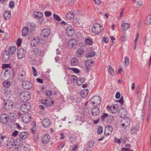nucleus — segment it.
Instances as JSON below:
<instances>
[{"instance_id": "e2e57ef3", "label": "nucleus", "mask_w": 151, "mask_h": 151, "mask_svg": "<svg viewBox=\"0 0 151 151\" xmlns=\"http://www.w3.org/2000/svg\"><path fill=\"white\" fill-rule=\"evenodd\" d=\"M109 116L108 114L107 113H105L103 114L101 116V119L103 120L104 119L108 117Z\"/></svg>"}, {"instance_id": "8fccbe9b", "label": "nucleus", "mask_w": 151, "mask_h": 151, "mask_svg": "<svg viewBox=\"0 0 151 151\" xmlns=\"http://www.w3.org/2000/svg\"><path fill=\"white\" fill-rule=\"evenodd\" d=\"M85 42L87 44L91 45L93 43L92 40L91 39L87 38L85 40Z\"/></svg>"}, {"instance_id": "bf43d9fd", "label": "nucleus", "mask_w": 151, "mask_h": 151, "mask_svg": "<svg viewBox=\"0 0 151 151\" xmlns=\"http://www.w3.org/2000/svg\"><path fill=\"white\" fill-rule=\"evenodd\" d=\"M19 79L20 80L22 81L23 82L24 81H25V77L23 74H21L20 75L19 77Z\"/></svg>"}, {"instance_id": "7ed1b4c3", "label": "nucleus", "mask_w": 151, "mask_h": 151, "mask_svg": "<svg viewBox=\"0 0 151 151\" xmlns=\"http://www.w3.org/2000/svg\"><path fill=\"white\" fill-rule=\"evenodd\" d=\"M75 33L74 29L71 26L68 27L65 30V33L66 35L69 37H73Z\"/></svg>"}, {"instance_id": "e433bc0d", "label": "nucleus", "mask_w": 151, "mask_h": 151, "mask_svg": "<svg viewBox=\"0 0 151 151\" xmlns=\"http://www.w3.org/2000/svg\"><path fill=\"white\" fill-rule=\"evenodd\" d=\"M54 102L53 101H51L50 100V101L47 100H45V103H44L45 106L46 107L48 106H51L53 104Z\"/></svg>"}, {"instance_id": "72a5a7b5", "label": "nucleus", "mask_w": 151, "mask_h": 151, "mask_svg": "<svg viewBox=\"0 0 151 151\" xmlns=\"http://www.w3.org/2000/svg\"><path fill=\"white\" fill-rule=\"evenodd\" d=\"M11 16V12L9 11L5 12L4 14V18L6 20L9 19Z\"/></svg>"}, {"instance_id": "3c124183", "label": "nucleus", "mask_w": 151, "mask_h": 151, "mask_svg": "<svg viewBox=\"0 0 151 151\" xmlns=\"http://www.w3.org/2000/svg\"><path fill=\"white\" fill-rule=\"evenodd\" d=\"M137 130V127H132L131 129V133L132 134H134L136 133Z\"/></svg>"}, {"instance_id": "de8ad7c7", "label": "nucleus", "mask_w": 151, "mask_h": 151, "mask_svg": "<svg viewBox=\"0 0 151 151\" xmlns=\"http://www.w3.org/2000/svg\"><path fill=\"white\" fill-rule=\"evenodd\" d=\"M4 74L7 76V78H9L11 77V74L10 73V71L9 70H6L4 72Z\"/></svg>"}, {"instance_id": "4d7b16f0", "label": "nucleus", "mask_w": 151, "mask_h": 151, "mask_svg": "<svg viewBox=\"0 0 151 151\" xmlns=\"http://www.w3.org/2000/svg\"><path fill=\"white\" fill-rule=\"evenodd\" d=\"M22 93V91H21V90H20L18 89H16L14 91V93L15 95H18V94H20Z\"/></svg>"}, {"instance_id": "052dcab7", "label": "nucleus", "mask_w": 151, "mask_h": 151, "mask_svg": "<svg viewBox=\"0 0 151 151\" xmlns=\"http://www.w3.org/2000/svg\"><path fill=\"white\" fill-rule=\"evenodd\" d=\"M69 69L71 70L74 72L76 73H78L79 72V70L76 68H69Z\"/></svg>"}, {"instance_id": "412c9836", "label": "nucleus", "mask_w": 151, "mask_h": 151, "mask_svg": "<svg viewBox=\"0 0 151 151\" xmlns=\"http://www.w3.org/2000/svg\"><path fill=\"white\" fill-rule=\"evenodd\" d=\"M16 50V48L15 47L11 46L9 47L8 49V50H5L7 53L10 56L12 55L15 52Z\"/></svg>"}, {"instance_id": "f8f14e48", "label": "nucleus", "mask_w": 151, "mask_h": 151, "mask_svg": "<svg viewBox=\"0 0 151 151\" xmlns=\"http://www.w3.org/2000/svg\"><path fill=\"white\" fill-rule=\"evenodd\" d=\"M9 116L6 114H2L0 116V121L3 124H6L9 120Z\"/></svg>"}, {"instance_id": "79ce46f5", "label": "nucleus", "mask_w": 151, "mask_h": 151, "mask_svg": "<svg viewBox=\"0 0 151 151\" xmlns=\"http://www.w3.org/2000/svg\"><path fill=\"white\" fill-rule=\"evenodd\" d=\"M146 23L147 25L151 24V14L148 15L146 18Z\"/></svg>"}, {"instance_id": "13d9d810", "label": "nucleus", "mask_w": 151, "mask_h": 151, "mask_svg": "<svg viewBox=\"0 0 151 151\" xmlns=\"http://www.w3.org/2000/svg\"><path fill=\"white\" fill-rule=\"evenodd\" d=\"M65 145V142H62L60 144L58 147V150H60L63 148Z\"/></svg>"}, {"instance_id": "473e14b6", "label": "nucleus", "mask_w": 151, "mask_h": 151, "mask_svg": "<svg viewBox=\"0 0 151 151\" xmlns=\"http://www.w3.org/2000/svg\"><path fill=\"white\" fill-rule=\"evenodd\" d=\"M88 93V91L87 89H85L82 90L81 92V95L83 98H85L86 96Z\"/></svg>"}, {"instance_id": "09e8293b", "label": "nucleus", "mask_w": 151, "mask_h": 151, "mask_svg": "<svg viewBox=\"0 0 151 151\" xmlns=\"http://www.w3.org/2000/svg\"><path fill=\"white\" fill-rule=\"evenodd\" d=\"M77 77L73 75H72L71 77L70 80L71 82L73 83H75V81L77 79Z\"/></svg>"}, {"instance_id": "58836bf2", "label": "nucleus", "mask_w": 151, "mask_h": 151, "mask_svg": "<svg viewBox=\"0 0 151 151\" xmlns=\"http://www.w3.org/2000/svg\"><path fill=\"white\" fill-rule=\"evenodd\" d=\"M95 55V52H94L92 51L87 53L86 55V57L87 58H89L94 57Z\"/></svg>"}, {"instance_id": "f257e3e1", "label": "nucleus", "mask_w": 151, "mask_h": 151, "mask_svg": "<svg viewBox=\"0 0 151 151\" xmlns=\"http://www.w3.org/2000/svg\"><path fill=\"white\" fill-rule=\"evenodd\" d=\"M30 93L27 91L22 92L20 95V99L23 102H26L28 101L30 98Z\"/></svg>"}, {"instance_id": "c03bdc74", "label": "nucleus", "mask_w": 151, "mask_h": 151, "mask_svg": "<svg viewBox=\"0 0 151 151\" xmlns=\"http://www.w3.org/2000/svg\"><path fill=\"white\" fill-rule=\"evenodd\" d=\"M3 86L6 88H9L10 86V83L9 81H6L3 83Z\"/></svg>"}, {"instance_id": "0eeeda50", "label": "nucleus", "mask_w": 151, "mask_h": 151, "mask_svg": "<svg viewBox=\"0 0 151 151\" xmlns=\"http://www.w3.org/2000/svg\"><path fill=\"white\" fill-rule=\"evenodd\" d=\"M31 109L30 104L25 103L22 104L21 107V110L23 112H27L30 111Z\"/></svg>"}, {"instance_id": "ea45409f", "label": "nucleus", "mask_w": 151, "mask_h": 151, "mask_svg": "<svg viewBox=\"0 0 151 151\" xmlns=\"http://www.w3.org/2000/svg\"><path fill=\"white\" fill-rule=\"evenodd\" d=\"M107 68L110 74L112 76L113 75L114 71L112 67L110 65H108L107 66Z\"/></svg>"}, {"instance_id": "37998d69", "label": "nucleus", "mask_w": 151, "mask_h": 151, "mask_svg": "<svg viewBox=\"0 0 151 151\" xmlns=\"http://www.w3.org/2000/svg\"><path fill=\"white\" fill-rule=\"evenodd\" d=\"M95 142L93 140H90L87 144V146L90 148H92L94 145Z\"/></svg>"}, {"instance_id": "f704fd0d", "label": "nucleus", "mask_w": 151, "mask_h": 151, "mask_svg": "<svg viewBox=\"0 0 151 151\" xmlns=\"http://www.w3.org/2000/svg\"><path fill=\"white\" fill-rule=\"evenodd\" d=\"M70 63L72 66H75L78 63V60L76 58H73L70 60Z\"/></svg>"}, {"instance_id": "aec40b11", "label": "nucleus", "mask_w": 151, "mask_h": 151, "mask_svg": "<svg viewBox=\"0 0 151 151\" xmlns=\"http://www.w3.org/2000/svg\"><path fill=\"white\" fill-rule=\"evenodd\" d=\"M84 54V50L82 49H78L76 52V57L81 58L83 56Z\"/></svg>"}, {"instance_id": "cd10ccee", "label": "nucleus", "mask_w": 151, "mask_h": 151, "mask_svg": "<svg viewBox=\"0 0 151 151\" xmlns=\"http://www.w3.org/2000/svg\"><path fill=\"white\" fill-rule=\"evenodd\" d=\"M3 91H4V96L7 98H9L12 96V92L10 90L8 91L7 89L6 88L4 89Z\"/></svg>"}, {"instance_id": "774afa93", "label": "nucleus", "mask_w": 151, "mask_h": 151, "mask_svg": "<svg viewBox=\"0 0 151 151\" xmlns=\"http://www.w3.org/2000/svg\"><path fill=\"white\" fill-rule=\"evenodd\" d=\"M126 33H124L121 38V41L122 42L124 41L126 39Z\"/></svg>"}, {"instance_id": "2f4dec72", "label": "nucleus", "mask_w": 151, "mask_h": 151, "mask_svg": "<svg viewBox=\"0 0 151 151\" xmlns=\"http://www.w3.org/2000/svg\"><path fill=\"white\" fill-rule=\"evenodd\" d=\"M85 81L84 78L83 77H79L76 81V84L78 86H81L83 84Z\"/></svg>"}, {"instance_id": "b1692460", "label": "nucleus", "mask_w": 151, "mask_h": 151, "mask_svg": "<svg viewBox=\"0 0 151 151\" xmlns=\"http://www.w3.org/2000/svg\"><path fill=\"white\" fill-rule=\"evenodd\" d=\"M27 135L28 134L27 132H22L19 134V137L21 139L24 140L27 138Z\"/></svg>"}, {"instance_id": "9d476101", "label": "nucleus", "mask_w": 151, "mask_h": 151, "mask_svg": "<svg viewBox=\"0 0 151 151\" xmlns=\"http://www.w3.org/2000/svg\"><path fill=\"white\" fill-rule=\"evenodd\" d=\"M26 52L24 49L22 48H20L17 51V56L18 58L21 59L24 57L25 55Z\"/></svg>"}, {"instance_id": "a211bd4d", "label": "nucleus", "mask_w": 151, "mask_h": 151, "mask_svg": "<svg viewBox=\"0 0 151 151\" xmlns=\"http://www.w3.org/2000/svg\"><path fill=\"white\" fill-rule=\"evenodd\" d=\"M6 51L4 52L2 55V60L4 62H7L9 59L10 56Z\"/></svg>"}, {"instance_id": "680f3d73", "label": "nucleus", "mask_w": 151, "mask_h": 151, "mask_svg": "<svg viewBox=\"0 0 151 151\" xmlns=\"http://www.w3.org/2000/svg\"><path fill=\"white\" fill-rule=\"evenodd\" d=\"M14 1H11L9 4V7L10 8H13L14 7Z\"/></svg>"}, {"instance_id": "4be33fe9", "label": "nucleus", "mask_w": 151, "mask_h": 151, "mask_svg": "<svg viewBox=\"0 0 151 151\" xmlns=\"http://www.w3.org/2000/svg\"><path fill=\"white\" fill-rule=\"evenodd\" d=\"M33 17L37 19H40L43 17V14L40 12H35L33 14Z\"/></svg>"}, {"instance_id": "603ef678", "label": "nucleus", "mask_w": 151, "mask_h": 151, "mask_svg": "<svg viewBox=\"0 0 151 151\" xmlns=\"http://www.w3.org/2000/svg\"><path fill=\"white\" fill-rule=\"evenodd\" d=\"M93 62L91 61V60H88L85 62V65L86 66H88V65H90V64H92L93 63Z\"/></svg>"}, {"instance_id": "a18cd8bd", "label": "nucleus", "mask_w": 151, "mask_h": 151, "mask_svg": "<svg viewBox=\"0 0 151 151\" xmlns=\"http://www.w3.org/2000/svg\"><path fill=\"white\" fill-rule=\"evenodd\" d=\"M97 133L99 134H101L103 132V128L101 126H98L97 128Z\"/></svg>"}, {"instance_id": "dca6fc26", "label": "nucleus", "mask_w": 151, "mask_h": 151, "mask_svg": "<svg viewBox=\"0 0 151 151\" xmlns=\"http://www.w3.org/2000/svg\"><path fill=\"white\" fill-rule=\"evenodd\" d=\"M42 125L44 127H47L50 124V120L47 118H45L43 119L42 121Z\"/></svg>"}, {"instance_id": "5701e85b", "label": "nucleus", "mask_w": 151, "mask_h": 151, "mask_svg": "<svg viewBox=\"0 0 151 151\" xmlns=\"http://www.w3.org/2000/svg\"><path fill=\"white\" fill-rule=\"evenodd\" d=\"M83 120V118L79 115L77 116V118L75 119L76 123L79 125L82 124Z\"/></svg>"}, {"instance_id": "20e7f679", "label": "nucleus", "mask_w": 151, "mask_h": 151, "mask_svg": "<svg viewBox=\"0 0 151 151\" xmlns=\"http://www.w3.org/2000/svg\"><path fill=\"white\" fill-rule=\"evenodd\" d=\"M50 33V29L49 28H46L41 30L40 35L42 37L45 39L48 37Z\"/></svg>"}, {"instance_id": "49530a36", "label": "nucleus", "mask_w": 151, "mask_h": 151, "mask_svg": "<svg viewBox=\"0 0 151 151\" xmlns=\"http://www.w3.org/2000/svg\"><path fill=\"white\" fill-rule=\"evenodd\" d=\"M124 65L125 66L127 67L129 64V60L128 58L127 57H125L124 58Z\"/></svg>"}, {"instance_id": "423d86ee", "label": "nucleus", "mask_w": 151, "mask_h": 151, "mask_svg": "<svg viewBox=\"0 0 151 151\" xmlns=\"http://www.w3.org/2000/svg\"><path fill=\"white\" fill-rule=\"evenodd\" d=\"M101 27L99 24H96L93 25L92 31L93 32L98 35L101 32Z\"/></svg>"}, {"instance_id": "0e129e2a", "label": "nucleus", "mask_w": 151, "mask_h": 151, "mask_svg": "<svg viewBox=\"0 0 151 151\" xmlns=\"http://www.w3.org/2000/svg\"><path fill=\"white\" fill-rule=\"evenodd\" d=\"M32 70L33 74L34 76H35L37 74V71L35 68L33 66L32 67Z\"/></svg>"}, {"instance_id": "6ab92c4d", "label": "nucleus", "mask_w": 151, "mask_h": 151, "mask_svg": "<svg viewBox=\"0 0 151 151\" xmlns=\"http://www.w3.org/2000/svg\"><path fill=\"white\" fill-rule=\"evenodd\" d=\"M50 137L49 134L45 135L42 139L43 143L44 144H47L50 141Z\"/></svg>"}, {"instance_id": "9b49d317", "label": "nucleus", "mask_w": 151, "mask_h": 151, "mask_svg": "<svg viewBox=\"0 0 151 151\" xmlns=\"http://www.w3.org/2000/svg\"><path fill=\"white\" fill-rule=\"evenodd\" d=\"M22 86L25 89H29L32 88V84L30 81H27L23 82Z\"/></svg>"}, {"instance_id": "393cba45", "label": "nucleus", "mask_w": 151, "mask_h": 151, "mask_svg": "<svg viewBox=\"0 0 151 151\" xmlns=\"http://www.w3.org/2000/svg\"><path fill=\"white\" fill-rule=\"evenodd\" d=\"M28 28L31 31L30 32H32V31L35 30L36 28V25L34 23H30L28 24H27Z\"/></svg>"}, {"instance_id": "c756f323", "label": "nucleus", "mask_w": 151, "mask_h": 151, "mask_svg": "<svg viewBox=\"0 0 151 151\" xmlns=\"http://www.w3.org/2000/svg\"><path fill=\"white\" fill-rule=\"evenodd\" d=\"M122 29L123 30H126L130 27V25L128 23H125L123 22H122Z\"/></svg>"}, {"instance_id": "c85d7f7f", "label": "nucleus", "mask_w": 151, "mask_h": 151, "mask_svg": "<svg viewBox=\"0 0 151 151\" xmlns=\"http://www.w3.org/2000/svg\"><path fill=\"white\" fill-rule=\"evenodd\" d=\"M74 14L72 12H70L66 15L65 17L67 19L71 20L74 18Z\"/></svg>"}, {"instance_id": "4468645a", "label": "nucleus", "mask_w": 151, "mask_h": 151, "mask_svg": "<svg viewBox=\"0 0 151 151\" xmlns=\"http://www.w3.org/2000/svg\"><path fill=\"white\" fill-rule=\"evenodd\" d=\"M40 42V39L37 37H35L30 41V45L32 47L37 45Z\"/></svg>"}, {"instance_id": "6e6d98bb", "label": "nucleus", "mask_w": 151, "mask_h": 151, "mask_svg": "<svg viewBox=\"0 0 151 151\" xmlns=\"http://www.w3.org/2000/svg\"><path fill=\"white\" fill-rule=\"evenodd\" d=\"M105 128H106L108 129V131L109 132V133H111L113 131V128L112 126H109L108 127H106Z\"/></svg>"}, {"instance_id": "f03ea898", "label": "nucleus", "mask_w": 151, "mask_h": 151, "mask_svg": "<svg viewBox=\"0 0 151 151\" xmlns=\"http://www.w3.org/2000/svg\"><path fill=\"white\" fill-rule=\"evenodd\" d=\"M33 54L36 56H42L45 52L44 49L37 47L34 48L32 50Z\"/></svg>"}, {"instance_id": "69168bd1", "label": "nucleus", "mask_w": 151, "mask_h": 151, "mask_svg": "<svg viewBox=\"0 0 151 151\" xmlns=\"http://www.w3.org/2000/svg\"><path fill=\"white\" fill-rule=\"evenodd\" d=\"M122 151H133L129 147H123L122 149Z\"/></svg>"}, {"instance_id": "4c0bfd02", "label": "nucleus", "mask_w": 151, "mask_h": 151, "mask_svg": "<svg viewBox=\"0 0 151 151\" xmlns=\"http://www.w3.org/2000/svg\"><path fill=\"white\" fill-rule=\"evenodd\" d=\"M7 138L5 136H0V146H4L3 142L4 140L6 139Z\"/></svg>"}, {"instance_id": "7c9ffc66", "label": "nucleus", "mask_w": 151, "mask_h": 151, "mask_svg": "<svg viewBox=\"0 0 151 151\" xmlns=\"http://www.w3.org/2000/svg\"><path fill=\"white\" fill-rule=\"evenodd\" d=\"M28 28L26 27H23L22 31V35L23 36H26L28 33Z\"/></svg>"}, {"instance_id": "2eb2a0df", "label": "nucleus", "mask_w": 151, "mask_h": 151, "mask_svg": "<svg viewBox=\"0 0 151 151\" xmlns=\"http://www.w3.org/2000/svg\"><path fill=\"white\" fill-rule=\"evenodd\" d=\"M100 113V110L99 108L96 107H93L91 110V113L93 116L98 115Z\"/></svg>"}, {"instance_id": "bb28decb", "label": "nucleus", "mask_w": 151, "mask_h": 151, "mask_svg": "<svg viewBox=\"0 0 151 151\" xmlns=\"http://www.w3.org/2000/svg\"><path fill=\"white\" fill-rule=\"evenodd\" d=\"M23 122L26 123H28L31 120V117L29 115H24L22 117Z\"/></svg>"}, {"instance_id": "ddd939ff", "label": "nucleus", "mask_w": 151, "mask_h": 151, "mask_svg": "<svg viewBox=\"0 0 151 151\" xmlns=\"http://www.w3.org/2000/svg\"><path fill=\"white\" fill-rule=\"evenodd\" d=\"M14 145V141L13 139L12 138L9 139H8L5 147L7 149H10L13 147Z\"/></svg>"}, {"instance_id": "6e6552de", "label": "nucleus", "mask_w": 151, "mask_h": 151, "mask_svg": "<svg viewBox=\"0 0 151 151\" xmlns=\"http://www.w3.org/2000/svg\"><path fill=\"white\" fill-rule=\"evenodd\" d=\"M77 42L76 40L74 38L70 39L68 43L69 47L71 49L75 48L77 45Z\"/></svg>"}, {"instance_id": "864d4df0", "label": "nucleus", "mask_w": 151, "mask_h": 151, "mask_svg": "<svg viewBox=\"0 0 151 151\" xmlns=\"http://www.w3.org/2000/svg\"><path fill=\"white\" fill-rule=\"evenodd\" d=\"M53 17L54 19L57 20L58 21H60L61 20V19L60 17L57 14H54L53 15Z\"/></svg>"}, {"instance_id": "f3484780", "label": "nucleus", "mask_w": 151, "mask_h": 151, "mask_svg": "<svg viewBox=\"0 0 151 151\" xmlns=\"http://www.w3.org/2000/svg\"><path fill=\"white\" fill-rule=\"evenodd\" d=\"M119 112L120 113V116L121 117H125L127 114L126 109L124 107H122L119 110Z\"/></svg>"}, {"instance_id": "a878e982", "label": "nucleus", "mask_w": 151, "mask_h": 151, "mask_svg": "<svg viewBox=\"0 0 151 151\" xmlns=\"http://www.w3.org/2000/svg\"><path fill=\"white\" fill-rule=\"evenodd\" d=\"M120 121L121 122H123L126 125V127H127L130 123V120L129 118L127 117L123 118Z\"/></svg>"}, {"instance_id": "c9c22d12", "label": "nucleus", "mask_w": 151, "mask_h": 151, "mask_svg": "<svg viewBox=\"0 0 151 151\" xmlns=\"http://www.w3.org/2000/svg\"><path fill=\"white\" fill-rule=\"evenodd\" d=\"M118 108V106L117 105L115 104L114 105L111 106L110 108V110L111 112L112 113H116L117 109Z\"/></svg>"}, {"instance_id": "1a4fd4ad", "label": "nucleus", "mask_w": 151, "mask_h": 151, "mask_svg": "<svg viewBox=\"0 0 151 151\" xmlns=\"http://www.w3.org/2000/svg\"><path fill=\"white\" fill-rule=\"evenodd\" d=\"M14 103L12 101H7L4 104V107L6 111L12 109Z\"/></svg>"}, {"instance_id": "338daca9", "label": "nucleus", "mask_w": 151, "mask_h": 151, "mask_svg": "<svg viewBox=\"0 0 151 151\" xmlns=\"http://www.w3.org/2000/svg\"><path fill=\"white\" fill-rule=\"evenodd\" d=\"M114 141L115 142H116L119 144H121L120 139H118L117 138L115 137L114 139Z\"/></svg>"}, {"instance_id": "39448f33", "label": "nucleus", "mask_w": 151, "mask_h": 151, "mask_svg": "<svg viewBox=\"0 0 151 151\" xmlns=\"http://www.w3.org/2000/svg\"><path fill=\"white\" fill-rule=\"evenodd\" d=\"M91 102L92 104H96V106H98L101 104V99L99 96H93L91 98Z\"/></svg>"}, {"instance_id": "a19ab883", "label": "nucleus", "mask_w": 151, "mask_h": 151, "mask_svg": "<svg viewBox=\"0 0 151 151\" xmlns=\"http://www.w3.org/2000/svg\"><path fill=\"white\" fill-rule=\"evenodd\" d=\"M1 67L2 68L6 70H8V68L11 69V65L9 64H4L2 65Z\"/></svg>"}, {"instance_id": "5fc2aeb1", "label": "nucleus", "mask_w": 151, "mask_h": 151, "mask_svg": "<svg viewBox=\"0 0 151 151\" xmlns=\"http://www.w3.org/2000/svg\"><path fill=\"white\" fill-rule=\"evenodd\" d=\"M1 79L3 80H7L9 79L7 77V76L4 74V72H2L1 74Z\"/></svg>"}]
</instances>
